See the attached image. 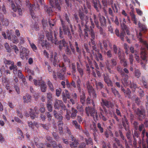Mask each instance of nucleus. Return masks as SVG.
<instances>
[{"label": "nucleus", "mask_w": 148, "mask_h": 148, "mask_svg": "<svg viewBox=\"0 0 148 148\" xmlns=\"http://www.w3.org/2000/svg\"><path fill=\"white\" fill-rule=\"evenodd\" d=\"M50 143L51 144L52 147L53 148H57L58 147V145H57L56 142L55 141H51Z\"/></svg>", "instance_id": "obj_61"}, {"label": "nucleus", "mask_w": 148, "mask_h": 148, "mask_svg": "<svg viewBox=\"0 0 148 148\" xmlns=\"http://www.w3.org/2000/svg\"><path fill=\"white\" fill-rule=\"evenodd\" d=\"M39 42L41 44L42 47H47L49 46V44L46 40L42 41Z\"/></svg>", "instance_id": "obj_41"}, {"label": "nucleus", "mask_w": 148, "mask_h": 148, "mask_svg": "<svg viewBox=\"0 0 148 148\" xmlns=\"http://www.w3.org/2000/svg\"><path fill=\"white\" fill-rule=\"evenodd\" d=\"M62 100L64 103L66 102L67 99H69L71 98V96L69 92L66 89L62 92Z\"/></svg>", "instance_id": "obj_12"}, {"label": "nucleus", "mask_w": 148, "mask_h": 148, "mask_svg": "<svg viewBox=\"0 0 148 148\" xmlns=\"http://www.w3.org/2000/svg\"><path fill=\"white\" fill-rule=\"evenodd\" d=\"M1 21L3 25L8 26L9 24L8 20L6 18H1Z\"/></svg>", "instance_id": "obj_33"}, {"label": "nucleus", "mask_w": 148, "mask_h": 148, "mask_svg": "<svg viewBox=\"0 0 148 148\" xmlns=\"http://www.w3.org/2000/svg\"><path fill=\"white\" fill-rule=\"evenodd\" d=\"M147 54V52L146 51L143 49L142 50L140 54V58L143 60H145L147 62V60L146 59L147 58L146 55Z\"/></svg>", "instance_id": "obj_21"}, {"label": "nucleus", "mask_w": 148, "mask_h": 148, "mask_svg": "<svg viewBox=\"0 0 148 148\" xmlns=\"http://www.w3.org/2000/svg\"><path fill=\"white\" fill-rule=\"evenodd\" d=\"M78 140L74 141L70 145L71 147L72 148H75L77 147V145L78 144Z\"/></svg>", "instance_id": "obj_48"}, {"label": "nucleus", "mask_w": 148, "mask_h": 148, "mask_svg": "<svg viewBox=\"0 0 148 148\" xmlns=\"http://www.w3.org/2000/svg\"><path fill=\"white\" fill-rule=\"evenodd\" d=\"M54 106L55 109H59L60 107L62 109L65 110L66 107L61 100L56 99L54 103Z\"/></svg>", "instance_id": "obj_9"}, {"label": "nucleus", "mask_w": 148, "mask_h": 148, "mask_svg": "<svg viewBox=\"0 0 148 148\" xmlns=\"http://www.w3.org/2000/svg\"><path fill=\"white\" fill-rule=\"evenodd\" d=\"M117 70L119 73H120L122 77L124 76L126 77H128V75L125 74V73L123 71L122 68L120 66H118L117 67Z\"/></svg>", "instance_id": "obj_25"}, {"label": "nucleus", "mask_w": 148, "mask_h": 148, "mask_svg": "<svg viewBox=\"0 0 148 148\" xmlns=\"http://www.w3.org/2000/svg\"><path fill=\"white\" fill-rule=\"evenodd\" d=\"M47 85L51 90L52 92L54 90V89L51 82L49 80L48 81Z\"/></svg>", "instance_id": "obj_54"}, {"label": "nucleus", "mask_w": 148, "mask_h": 148, "mask_svg": "<svg viewBox=\"0 0 148 148\" xmlns=\"http://www.w3.org/2000/svg\"><path fill=\"white\" fill-rule=\"evenodd\" d=\"M47 107L48 110L50 112H51L52 111V106L51 103V102L50 103H48V102L47 104Z\"/></svg>", "instance_id": "obj_46"}, {"label": "nucleus", "mask_w": 148, "mask_h": 148, "mask_svg": "<svg viewBox=\"0 0 148 148\" xmlns=\"http://www.w3.org/2000/svg\"><path fill=\"white\" fill-rule=\"evenodd\" d=\"M125 77V78L122 79L121 81L122 84L124 85V86H127L128 84L127 79H128V76L127 77Z\"/></svg>", "instance_id": "obj_52"}, {"label": "nucleus", "mask_w": 148, "mask_h": 148, "mask_svg": "<svg viewBox=\"0 0 148 148\" xmlns=\"http://www.w3.org/2000/svg\"><path fill=\"white\" fill-rule=\"evenodd\" d=\"M87 89L88 90V92L89 93V95H91V92L95 90L92 86H90V85L88 86Z\"/></svg>", "instance_id": "obj_60"}, {"label": "nucleus", "mask_w": 148, "mask_h": 148, "mask_svg": "<svg viewBox=\"0 0 148 148\" xmlns=\"http://www.w3.org/2000/svg\"><path fill=\"white\" fill-rule=\"evenodd\" d=\"M135 112L140 121H142L145 118V111L144 108L141 107L140 108H138L135 110Z\"/></svg>", "instance_id": "obj_6"}, {"label": "nucleus", "mask_w": 148, "mask_h": 148, "mask_svg": "<svg viewBox=\"0 0 148 148\" xmlns=\"http://www.w3.org/2000/svg\"><path fill=\"white\" fill-rule=\"evenodd\" d=\"M60 20L62 25V27L60 28V37L62 38H63L62 35L63 33L65 35H67L69 39H72V38L70 30L68 27V26L66 24L65 22L62 19H60Z\"/></svg>", "instance_id": "obj_4"}, {"label": "nucleus", "mask_w": 148, "mask_h": 148, "mask_svg": "<svg viewBox=\"0 0 148 148\" xmlns=\"http://www.w3.org/2000/svg\"><path fill=\"white\" fill-rule=\"evenodd\" d=\"M71 117L73 119H74L76 116L77 113L78 112L77 110L73 107L71 108Z\"/></svg>", "instance_id": "obj_30"}, {"label": "nucleus", "mask_w": 148, "mask_h": 148, "mask_svg": "<svg viewBox=\"0 0 148 148\" xmlns=\"http://www.w3.org/2000/svg\"><path fill=\"white\" fill-rule=\"evenodd\" d=\"M118 55V56L119 59L121 60H123V58H125L124 57V54L123 53H121V49L120 48H119L118 52L117 54Z\"/></svg>", "instance_id": "obj_34"}, {"label": "nucleus", "mask_w": 148, "mask_h": 148, "mask_svg": "<svg viewBox=\"0 0 148 148\" xmlns=\"http://www.w3.org/2000/svg\"><path fill=\"white\" fill-rule=\"evenodd\" d=\"M79 16L81 20V24H78L79 30L82 31V29H84L85 33L84 37L85 38H88V32L90 30L88 27L87 24L88 21L89 16L85 15L84 14L81 12H79Z\"/></svg>", "instance_id": "obj_1"}, {"label": "nucleus", "mask_w": 148, "mask_h": 148, "mask_svg": "<svg viewBox=\"0 0 148 148\" xmlns=\"http://www.w3.org/2000/svg\"><path fill=\"white\" fill-rule=\"evenodd\" d=\"M89 34L90 35L91 38L95 39V33L92 29H90L89 30Z\"/></svg>", "instance_id": "obj_43"}, {"label": "nucleus", "mask_w": 148, "mask_h": 148, "mask_svg": "<svg viewBox=\"0 0 148 148\" xmlns=\"http://www.w3.org/2000/svg\"><path fill=\"white\" fill-rule=\"evenodd\" d=\"M77 69L81 77H82L84 74L83 69L81 67V65L78 62H76Z\"/></svg>", "instance_id": "obj_17"}, {"label": "nucleus", "mask_w": 148, "mask_h": 148, "mask_svg": "<svg viewBox=\"0 0 148 148\" xmlns=\"http://www.w3.org/2000/svg\"><path fill=\"white\" fill-rule=\"evenodd\" d=\"M25 71L29 75H34V71L29 69L28 67H25Z\"/></svg>", "instance_id": "obj_42"}, {"label": "nucleus", "mask_w": 148, "mask_h": 148, "mask_svg": "<svg viewBox=\"0 0 148 148\" xmlns=\"http://www.w3.org/2000/svg\"><path fill=\"white\" fill-rule=\"evenodd\" d=\"M50 3L51 4V7L45 6V10L46 12L49 16L53 15L52 13L53 11L52 10V8L54 7L56 10L59 11L61 10V7L60 2L61 0H55L54 3L53 0H49Z\"/></svg>", "instance_id": "obj_2"}, {"label": "nucleus", "mask_w": 148, "mask_h": 148, "mask_svg": "<svg viewBox=\"0 0 148 148\" xmlns=\"http://www.w3.org/2000/svg\"><path fill=\"white\" fill-rule=\"evenodd\" d=\"M134 73L135 76L137 77V78H138L140 77L141 75V73L140 71L138 69H136L134 71Z\"/></svg>", "instance_id": "obj_58"}, {"label": "nucleus", "mask_w": 148, "mask_h": 148, "mask_svg": "<svg viewBox=\"0 0 148 148\" xmlns=\"http://www.w3.org/2000/svg\"><path fill=\"white\" fill-rule=\"evenodd\" d=\"M30 111L29 112L30 115L32 119H34L36 117V115L34 110L32 109H30Z\"/></svg>", "instance_id": "obj_40"}, {"label": "nucleus", "mask_w": 148, "mask_h": 148, "mask_svg": "<svg viewBox=\"0 0 148 148\" xmlns=\"http://www.w3.org/2000/svg\"><path fill=\"white\" fill-rule=\"evenodd\" d=\"M97 127L99 129L100 132L101 133H103L104 132V129L102 126V125L100 123H97Z\"/></svg>", "instance_id": "obj_45"}, {"label": "nucleus", "mask_w": 148, "mask_h": 148, "mask_svg": "<svg viewBox=\"0 0 148 148\" xmlns=\"http://www.w3.org/2000/svg\"><path fill=\"white\" fill-rule=\"evenodd\" d=\"M12 49L14 51V52L16 54L19 53V50L18 47L15 45H14L12 46Z\"/></svg>", "instance_id": "obj_64"}, {"label": "nucleus", "mask_w": 148, "mask_h": 148, "mask_svg": "<svg viewBox=\"0 0 148 148\" xmlns=\"http://www.w3.org/2000/svg\"><path fill=\"white\" fill-rule=\"evenodd\" d=\"M104 81L108 86H112V83L110 79L108 76H104Z\"/></svg>", "instance_id": "obj_23"}, {"label": "nucleus", "mask_w": 148, "mask_h": 148, "mask_svg": "<svg viewBox=\"0 0 148 148\" xmlns=\"http://www.w3.org/2000/svg\"><path fill=\"white\" fill-rule=\"evenodd\" d=\"M96 85L97 88H99L100 89H102L104 87L103 84L101 82H97Z\"/></svg>", "instance_id": "obj_49"}, {"label": "nucleus", "mask_w": 148, "mask_h": 148, "mask_svg": "<svg viewBox=\"0 0 148 148\" xmlns=\"http://www.w3.org/2000/svg\"><path fill=\"white\" fill-rule=\"evenodd\" d=\"M91 116L92 117L94 120L95 121H98L99 120V116L98 115V114L97 112H95V113L93 114V116Z\"/></svg>", "instance_id": "obj_56"}, {"label": "nucleus", "mask_w": 148, "mask_h": 148, "mask_svg": "<svg viewBox=\"0 0 148 148\" xmlns=\"http://www.w3.org/2000/svg\"><path fill=\"white\" fill-rule=\"evenodd\" d=\"M49 25L51 27L53 26L55 23L56 21L55 19H50L49 20Z\"/></svg>", "instance_id": "obj_55"}, {"label": "nucleus", "mask_w": 148, "mask_h": 148, "mask_svg": "<svg viewBox=\"0 0 148 148\" xmlns=\"http://www.w3.org/2000/svg\"><path fill=\"white\" fill-rule=\"evenodd\" d=\"M57 55V53L56 52H54L51 56V58H53V64L55 66H58L59 60H58V58Z\"/></svg>", "instance_id": "obj_14"}, {"label": "nucleus", "mask_w": 148, "mask_h": 148, "mask_svg": "<svg viewBox=\"0 0 148 148\" xmlns=\"http://www.w3.org/2000/svg\"><path fill=\"white\" fill-rule=\"evenodd\" d=\"M110 19L111 21L114 22L116 25H118L119 24V23L117 16L115 17H111Z\"/></svg>", "instance_id": "obj_38"}, {"label": "nucleus", "mask_w": 148, "mask_h": 148, "mask_svg": "<svg viewBox=\"0 0 148 148\" xmlns=\"http://www.w3.org/2000/svg\"><path fill=\"white\" fill-rule=\"evenodd\" d=\"M3 62L5 64V67H7V65H11L12 62H13L10 60H7L5 58H3Z\"/></svg>", "instance_id": "obj_37"}, {"label": "nucleus", "mask_w": 148, "mask_h": 148, "mask_svg": "<svg viewBox=\"0 0 148 148\" xmlns=\"http://www.w3.org/2000/svg\"><path fill=\"white\" fill-rule=\"evenodd\" d=\"M100 112H99V116L100 119L103 121H106L107 120V118L106 117L103 110L100 108Z\"/></svg>", "instance_id": "obj_18"}, {"label": "nucleus", "mask_w": 148, "mask_h": 148, "mask_svg": "<svg viewBox=\"0 0 148 148\" xmlns=\"http://www.w3.org/2000/svg\"><path fill=\"white\" fill-rule=\"evenodd\" d=\"M101 104L102 106H106L108 108H109L110 107L109 101L106 99H102L101 101Z\"/></svg>", "instance_id": "obj_24"}, {"label": "nucleus", "mask_w": 148, "mask_h": 148, "mask_svg": "<svg viewBox=\"0 0 148 148\" xmlns=\"http://www.w3.org/2000/svg\"><path fill=\"white\" fill-rule=\"evenodd\" d=\"M2 84L3 86L10 83L8 79L5 77H3L2 78Z\"/></svg>", "instance_id": "obj_36"}, {"label": "nucleus", "mask_w": 148, "mask_h": 148, "mask_svg": "<svg viewBox=\"0 0 148 148\" xmlns=\"http://www.w3.org/2000/svg\"><path fill=\"white\" fill-rule=\"evenodd\" d=\"M93 16L94 22L96 26L99 25V22L98 17L95 14H93Z\"/></svg>", "instance_id": "obj_39"}, {"label": "nucleus", "mask_w": 148, "mask_h": 148, "mask_svg": "<svg viewBox=\"0 0 148 148\" xmlns=\"http://www.w3.org/2000/svg\"><path fill=\"white\" fill-rule=\"evenodd\" d=\"M29 42L32 49L34 51H35L37 49L36 45L33 43L31 42L30 40H29Z\"/></svg>", "instance_id": "obj_53"}, {"label": "nucleus", "mask_w": 148, "mask_h": 148, "mask_svg": "<svg viewBox=\"0 0 148 148\" xmlns=\"http://www.w3.org/2000/svg\"><path fill=\"white\" fill-rule=\"evenodd\" d=\"M111 89L112 92L114 94L115 97H116L119 98L121 96L119 92L116 89L112 88Z\"/></svg>", "instance_id": "obj_31"}, {"label": "nucleus", "mask_w": 148, "mask_h": 148, "mask_svg": "<svg viewBox=\"0 0 148 148\" xmlns=\"http://www.w3.org/2000/svg\"><path fill=\"white\" fill-rule=\"evenodd\" d=\"M84 47L85 49H86V51L89 53V56H91V55L90 53V50H89L88 48V46L87 44H84Z\"/></svg>", "instance_id": "obj_62"}, {"label": "nucleus", "mask_w": 148, "mask_h": 148, "mask_svg": "<svg viewBox=\"0 0 148 148\" xmlns=\"http://www.w3.org/2000/svg\"><path fill=\"white\" fill-rule=\"evenodd\" d=\"M110 61L111 63H110L108 60H106L105 62V64L109 72L111 73H112L111 68L116 66L117 62L116 59L114 58L111 59Z\"/></svg>", "instance_id": "obj_5"}, {"label": "nucleus", "mask_w": 148, "mask_h": 148, "mask_svg": "<svg viewBox=\"0 0 148 148\" xmlns=\"http://www.w3.org/2000/svg\"><path fill=\"white\" fill-rule=\"evenodd\" d=\"M4 46L8 52L9 53L11 52V49L8 43L7 42H5V43Z\"/></svg>", "instance_id": "obj_50"}, {"label": "nucleus", "mask_w": 148, "mask_h": 148, "mask_svg": "<svg viewBox=\"0 0 148 148\" xmlns=\"http://www.w3.org/2000/svg\"><path fill=\"white\" fill-rule=\"evenodd\" d=\"M130 88H134V90L137 87V86L136 84L131 82H130Z\"/></svg>", "instance_id": "obj_63"}, {"label": "nucleus", "mask_w": 148, "mask_h": 148, "mask_svg": "<svg viewBox=\"0 0 148 148\" xmlns=\"http://www.w3.org/2000/svg\"><path fill=\"white\" fill-rule=\"evenodd\" d=\"M72 124L75 126V128L79 131L82 130V128L78 124L76 121L73 120L72 122Z\"/></svg>", "instance_id": "obj_28"}, {"label": "nucleus", "mask_w": 148, "mask_h": 148, "mask_svg": "<svg viewBox=\"0 0 148 148\" xmlns=\"http://www.w3.org/2000/svg\"><path fill=\"white\" fill-rule=\"evenodd\" d=\"M115 32L117 36L119 37L122 41H124V37L125 35V32L124 31H123L121 32L120 34L119 31L117 29L115 30Z\"/></svg>", "instance_id": "obj_16"}, {"label": "nucleus", "mask_w": 148, "mask_h": 148, "mask_svg": "<svg viewBox=\"0 0 148 148\" xmlns=\"http://www.w3.org/2000/svg\"><path fill=\"white\" fill-rule=\"evenodd\" d=\"M93 5L97 12H99L101 8V5L99 2H97V0H93L92 1Z\"/></svg>", "instance_id": "obj_15"}, {"label": "nucleus", "mask_w": 148, "mask_h": 148, "mask_svg": "<svg viewBox=\"0 0 148 148\" xmlns=\"http://www.w3.org/2000/svg\"><path fill=\"white\" fill-rule=\"evenodd\" d=\"M58 66L59 67L61 68L62 69L57 74L58 77L60 79L64 80L65 79L64 75L65 74L66 68L64 67V64L63 63L61 64H59Z\"/></svg>", "instance_id": "obj_7"}, {"label": "nucleus", "mask_w": 148, "mask_h": 148, "mask_svg": "<svg viewBox=\"0 0 148 148\" xmlns=\"http://www.w3.org/2000/svg\"><path fill=\"white\" fill-rule=\"evenodd\" d=\"M35 144L38 148H45L43 144L41 143H38L37 142H35Z\"/></svg>", "instance_id": "obj_57"}, {"label": "nucleus", "mask_w": 148, "mask_h": 148, "mask_svg": "<svg viewBox=\"0 0 148 148\" xmlns=\"http://www.w3.org/2000/svg\"><path fill=\"white\" fill-rule=\"evenodd\" d=\"M45 33L47 38L48 40L51 41L52 43L55 44H57L59 43V42L57 39H54L53 36V32H49L46 31Z\"/></svg>", "instance_id": "obj_8"}, {"label": "nucleus", "mask_w": 148, "mask_h": 148, "mask_svg": "<svg viewBox=\"0 0 148 148\" xmlns=\"http://www.w3.org/2000/svg\"><path fill=\"white\" fill-rule=\"evenodd\" d=\"M40 86L41 91L45 92L47 90V86L45 82L43 81H41V83Z\"/></svg>", "instance_id": "obj_29"}, {"label": "nucleus", "mask_w": 148, "mask_h": 148, "mask_svg": "<svg viewBox=\"0 0 148 148\" xmlns=\"http://www.w3.org/2000/svg\"><path fill=\"white\" fill-rule=\"evenodd\" d=\"M69 43L70 47L67 45V43H66L64 39H62L59 41V47L60 50H61L63 47H66V48L65 49L66 53L68 55L71 56L72 54V52L75 54V51L71 42L69 41Z\"/></svg>", "instance_id": "obj_3"}, {"label": "nucleus", "mask_w": 148, "mask_h": 148, "mask_svg": "<svg viewBox=\"0 0 148 148\" xmlns=\"http://www.w3.org/2000/svg\"><path fill=\"white\" fill-rule=\"evenodd\" d=\"M69 66L71 68V72L72 74L74 75V76H75V75L77 69L75 64L72 63Z\"/></svg>", "instance_id": "obj_26"}, {"label": "nucleus", "mask_w": 148, "mask_h": 148, "mask_svg": "<svg viewBox=\"0 0 148 148\" xmlns=\"http://www.w3.org/2000/svg\"><path fill=\"white\" fill-rule=\"evenodd\" d=\"M85 141L87 145H92L93 143L92 139L91 138H89L88 139L85 138Z\"/></svg>", "instance_id": "obj_44"}, {"label": "nucleus", "mask_w": 148, "mask_h": 148, "mask_svg": "<svg viewBox=\"0 0 148 148\" xmlns=\"http://www.w3.org/2000/svg\"><path fill=\"white\" fill-rule=\"evenodd\" d=\"M29 9L32 18L34 19L36 17L35 16H34L35 14L34 12L35 5H32L31 4H29Z\"/></svg>", "instance_id": "obj_20"}, {"label": "nucleus", "mask_w": 148, "mask_h": 148, "mask_svg": "<svg viewBox=\"0 0 148 148\" xmlns=\"http://www.w3.org/2000/svg\"><path fill=\"white\" fill-rule=\"evenodd\" d=\"M100 23L102 27L105 26L106 24V20L105 17L103 16H99Z\"/></svg>", "instance_id": "obj_19"}, {"label": "nucleus", "mask_w": 148, "mask_h": 148, "mask_svg": "<svg viewBox=\"0 0 148 148\" xmlns=\"http://www.w3.org/2000/svg\"><path fill=\"white\" fill-rule=\"evenodd\" d=\"M11 4V7L12 8V9L13 10L14 12H16L17 10V8H16V6L15 4H14L13 1H11V3H10Z\"/></svg>", "instance_id": "obj_47"}, {"label": "nucleus", "mask_w": 148, "mask_h": 148, "mask_svg": "<svg viewBox=\"0 0 148 148\" xmlns=\"http://www.w3.org/2000/svg\"><path fill=\"white\" fill-rule=\"evenodd\" d=\"M29 53V51L25 48H23L20 52V57L23 59L25 58V57L26 58L28 56Z\"/></svg>", "instance_id": "obj_13"}, {"label": "nucleus", "mask_w": 148, "mask_h": 148, "mask_svg": "<svg viewBox=\"0 0 148 148\" xmlns=\"http://www.w3.org/2000/svg\"><path fill=\"white\" fill-rule=\"evenodd\" d=\"M14 87L16 90V92L18 94H19L20 93V88L18 86V84H14Z\"/></svg>", "instance_id": "obj_59"}, {"label": "nucleus", "mask_w": 148, "mask_h": 148, "mask_svg": "<svg viewBox=\"0 0 148 148\" xmlns=\"http://www.w3.org/2000/svg\"><path fill=\"white\" fill-rule=\"evenodd\" d=\"M54 116L55 117L58 119L59 120L62 121L63 119V116L60 114H58L57 111L54 110L53 111Z\"/></svg>", "instance_id": "obj_27"}, {"label": "nucleus", "mask_w": 148, "mask_h": 148, "mask_svg": "<svg viewBox=\"0 0 148 148\" xmlns=\"http://www.w3.org/2000/svg\"><path fill=\"white\" fill-rule=\"evenodd\" d=\"M31 97L30 95L26 94L25 96L23 97V101L25 103H28L30 102L31 100Z\"/></svg>", "instance_id": "obj_22"}, {"label": "nucleus", "mask_w": 148, "mask_h": 148, "mask_svg": "<svg viewBox=\"0 0 148 148\" xmlns=\"http://www.w3.org/2000/svg\"><path fill=\"white\" fill-rule=\"evenodd\" d=\"M80 101L84 105L86 101V96L85 94L83 92L82 95H80Z\"/></svg>", "instance_id": "obj_32"}, {"label": "nucleus", "mask_w": 148, "mask_h": 148, "mask_svg": "<svg viewBox=\"0 0 148 148\" xmlns=\"http://www.w3.org/2000/svg\"><path fill=\"white\" fill-rule=\"evenodd\" d=\"M63 57L64 60L65 62H67L70 64L71 60L69 59L64 54L63 55Z\"/></svg>", "instance_id": "obj_51"}, {"label": "nucleus", "mask_w": 148, "mask_h": 148, "mask_svg": "<svg viewBox=\"0 0 148 148\" xmlns=\"http://www.w3.org/2000/svg\"><path fill=\"white\" fill-rule=\"evenodd\" d=\"M86 113L87 115L88 116H93V114L95 113L96 111L94 107H91L90 106L86 107L85 109Z\"/></svg>", "instance_id": "obj_10"}, {"label": "nucleus", "mask_w": 148, "mask_h": 148, "mask_svg": "<svg viewBox=\"0 0 148 148\" xmlns=\"http://www.w3.org/2000/svg\"><path fill=\"white\" fill-rule=\"evenodd\" d=\"M70 16L69 14H68L67 13H65L64 14V19L68 23L67 24L69 25L70 27L72 34H74V30H73V26L70 19Z\"/></svg>", "instance_id": "obj_11"}, {"label": "nucleus", "mask_w": 148, "mask_h": 148, "mask_svg": "<svg viewBox=\"0 0 148 148\" xmlns=\"http://www.w3.org/2000/svg\"><path fill=\"white\" fill-rule=\"evenodd\" d=\"M39 37L38 40L39 42L40 41L44 40V34L42 31H41L38 34Z\"/></svg>", "instance_id": "obj_35"}]
</instances>
